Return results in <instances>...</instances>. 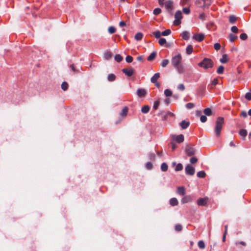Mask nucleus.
<instances>
[{"label":"nucleus","instance_id":"51","mask_svg":"<svg viewBox=\"0 0 251 251\" xmlns=\"http://www.w3.org/2000/svg\"><path fill=\"white\" fill-rule=\"evenodd\" d=\"M214 48L215 50L217 51L220 49L221 45L218 43H215L214 45Z\"/></svg>","mask_w":251,"mask_h":251},{"label":"nucleus","instance_id":"22","mask_svg":"<svg viewBox=\"0 0 251 251\" xmlns=\"http://www.w3.org/2000/svg\"><path fill=\"white\" fill-rule=\"evenodd\" d=\"M228 57L227 54H224L222 56V58L220 59V61L222 63H226L228 61Z\"/></svg>","mask_w":251,"mask_h":251},{"label":"nucleus","instance_id":"8","mask_svg":"<svg viewBox=\"0 0 251 251\" xmlns=\"http://www.w3.org/2000/svg\"><path fill=\"white\" fill-rule=\"evenodd\" d=\"M185 152L187 155L190 156L193 155L195 153V149L188 145L186 147Z\"/></svg>","mask_w":251,"mask_h":251},{"label":"nucleus","instance_id":"38","mask_svg":"<svg viewBox=\"0 0 251 251\" xmlns=\"http://www.w3.org/2000/svg\"><path fill=\"white\" fill-rule=\"evenodd\" d=\"M224 67L221 65L218 67V68L217 70V73L218 74H222L224 73Z\"/></svg>","mask_w":251,"mask_h":251},{"label":"nucleus","instance_id":"60","mask_svg":"<svg viewBox=\"0 0 251 251\" xmlns=\"http://www.w3.org/2000/svg\"><path fill=\"white\" fill-rule=\"evenodd\" d=\"M70 67L71 68L72 71H73L75 73H78V72H79L78 70H77L75 69V68L74 67V66L73 64L70 65Z\"/></svg>","mask_w":251,"mask_h":251},{"label":"nucleus","instance_id":"62","mask_svg":"<svg viewBox=\"0 0 251 251\" xmlns=\"http://www.w3.org/2000/svg\"><path fill=\"white\" fill-rule=\"evenodd\" d=\"M155 155L154 153H151L149 155V158L151 160H153L155 159Z\"/></svg>","mask_w":251,"mask_h":251},{"label":"nucleus","instance_id":"5","mask_svg":"<svg viewBox=\"0 0 251 251\" xmlns=\"http://www.w3.org/2000/svg\"><path fill=\"white\" fill-rule=\"evenodd\" d=\"M185 171L186 174L189 176H193L195 172V168L189 164L186 166Z\"/></svg>","mask_w":251,"mask_h":251},{"label":"nucleus","instance_id":"42","mask_svg":"<svg viewBox=\"0 0 251 251\" xmlns=\"http://www.w3.org/2000/svg\"><path fill=\"white\" fill-rule=\"evenodd\" d=\"M169 63V60L168 59H164L161 63V66L162 67H165Z\"/></svg>","mask_w":251,"mask_h":251},{"label":"nucleus","instance_id":"17","mask_svg":"<svg viewBox=\"0 0 251 251\" xmlns=\"http://www.w3.org/2000/svg\"><path fill=\"white\" fill-rule=\"evenodd\" d=\"M181 36L184 40H188L189 39V33L186 31H183L181 33Z\"/></svg>","mask_w":251,"mask_h":251},{"label":"nucleus","instance_id":"24","mask_svg":"<svg viewBox=\"0 0 251 251\" xmlns=\"http://www.w3.org/2000/svg\"><path fill=\"white\" fill-rule=\"evenodd\" d=\"M143 35L141 32L137 33L134 36V38L137 41L141 40L143 38Z\"/></svg>","mask_w":251,"mask_h":251},{"label":"nucleus","instance_id":"12","mask_svg":"<svg viewBox=\"0 0 251 251\" xmlns=\"http://www.w3.org/2000/svg\"><path fill=\"white\" fill-rule=\"evenodd\" d=\"M207 199L200 198L197 201V204L199 206H205L207 204Z\"/></svg>","mask_w":251,"mask_h":251},{"label":"nucleus","instance_id":"6","mask_svg":"<svg viewBox=\"0 0 251 251\" xmlns=\"http://www.w3.org/2000/svg\"><path fill=\"white\" fill-rule=\"evenodd\" d=\"M165 7L168 12L172 14V11L173 9V2L172 0H167L165 2Z\"/></svg>","mask_w":251,"mask_h":251},{"label":"nucleus","instance_id":"57","mask_svg":"<svg viewBox=\"0 0 251 251\" xmlns=\"http://www.w3.org/2000/svg\"><path fill=\"white\" fill-rule=\"evenodd\" d=\"M183 12L186 14H188L190 13V10L189 8L185 7L183 9Z\"/></svg>","mask_w":251,"mask_h":251},{"label":"nucleus","instance_id":"64","mask_svg":"<svg viewBox=\"0 0 251 251\" xmlns=\"http://www.w3.org/2000/svg\"><path fill=\"white\" fill-rule=\"evenodd\" d=\"M137 60L139 62H142L143 60V56L142 55L139 56L137 57Z\"/></svg>","mask_w":251,"mask_h":251},{"label":"nucleus","instance_id":"25","mask_svg":"<svg viewBox=\"0 0 251 251\" xmlns=\"http://www.w3.org/2000/svg\"><path fill=\"white\" fill-rule=\"evenodd\" d=\"M158 115L161 116L162 120H166L168 118V114L163 111L160 112Z\"/></svg>","mask_w":251,"mask_h":251},{"label":"nucleus","instance_id":"40","mask_svg":"<svg viewBox=\"0 0 251 251\" xmlns=\"http://www.w3.org/2000/svg\"><path fill=\"white\" fill-rule=\"evenodd\" d=\"M171 33V31L170 29H166L164 31L161 32V34L162 36H168L170 35Z\"/></svg>","mask_w":251,"mask_h":251},{"label":"nucleus","instance_id":"10","mask_svg":"<svg viewBox=\"0 0 251 251\" xmlns=\"http://www.w3.org/2000/svg\"><path fill=\"white\" fill-rule=\"evenodd\" d=\"M173 138L174 140L178 143H181L184 141V136L182 134H180L177 136L174 135L173 136Z\"/></svg>","mask_w":251,"mask_h":251},{"label":"nucleus","instance_id":"29","mask_svg":"<svg viewBox=\"0 0 251 251\" xmlns=\"http://www.w3.org/2000/svg\"><path fill=\"white\" fill-rule=\"evenodd\" d=\"M112 56V53L110 51H107L104 54V57L106 60H109Z\"/></svg>","mask_w":251,"mask_h":251},{"label":"nucleus","instance_id":"49","mask_svg":"<svg viewBox=\"0 0 251 251\" xmlns=\"http://www.w3.org/2000/svg\"><path fill=\"white\" fill-rule=\"evenodd\" d=\"M126 60L127 63H131L133 61V57L131 56L127 55L126 58Z\"/></svg>","mask_w":251,"mask_h":251},{"label":"nucleus","instance_id":"59","mask_svg":"<svg viewBox=\"0 0 251 251\" xmlns=\"http://www.w3.org/2000/svg\"><path fill=\"white\" fill-rule=\"evenodd\" d=\"M218 80L217 78H214L212 81L211 82V85L213 86H215L218 84Z\"/></svg>","mask_w":251,"mask_h":251},{"label":"nucleus","instance_id":"7","mask_svg":"<svg viewBox=\"0 0 251 251\" xmlns=\"http://www.w3.org/2000/svg\"><path fill=\"white\" fill-rule=\"evenodd\" d=\"M122 72L127 76H131L134 74V70L132 68L130 67L123 69Z\"/></svg>","mask_w":251,"mask_h":251},{"label":"nucleus","instance_id":"43","mask_svg":"<svg viewBox=\"0 0 251 251\" xmlns=\"http://www.w3.org/2000/svg\"><path fill=\"white\" fill-rule=\"evenodd\" d=\"M161 12V9L159 8H156L153 10V13L155 15H157Z\"/></svg>","mask_w":251,"mask_h":251},{"label":"nucleus","instance_id":"20","mask_svg":"<svg viewBox=\"0 0 251 251\" xmlns=\"http://www.w3.org/2000/svg\"><path fill=\"white\" fill-rule=\"evenodd\" d=\"M170 203L172 206H174L177 205L178 203V202L176 198H173L170 200Z\"/></svg>","mask_w":251,"mask_h":251},{"label":"nucleus","instance_id":"61","mask_svg":"<svg viewBox=\"0 0 251 251\" xmlns=\"http://www.w3.org/2000/svg\"><path fill=\"white\" fill-rule=\"evenodd\" d=\"M240 116L244 118H246L247 117V113L245 111H242L241 112Z\"/></svg>","mask_w":251,"mask_h":251},{"label":"nucleus","instance_id":"4","mask_svg":"<svg viewBox=\"0 0 251 251\" xmlns=\"http://www.w3.org/2000/svg\"><path fill=\"white\" fill-rule=\"evenodd\" d=\"M175 17L176 20L174 22V24L175 25H178L181 24V19L182 18V13L180 11H177L176 12Z\"/></svg>","mask_w":251,"mask_h":251},{"label":"nucleus","instance_id":"63","mask_svg":"<svg viewBox=\"0 0 251 251\" xmlns=\"http://www.w3.org/2000/svg\"><path fill=\"white\" fill-rule=\"evenodd\" d=\"M201 2H203L204 5L206 2V0H197L196 1V3L198 5H200V4H201Z\"/></svg>","mask_w":251,"mask_h":251},{"label":"nucleus","instance_id":"27","mask_svg":"<svg viewBox=\"0 0 251 251\" xmlns=\"http://www.w3.org/2000/svg\"><path fill=\"white\" fill-rule=\"evenodd\" d=\"M193 50V46L191 45H189L186 48V53L188 54H190L191 53H192Z\"/></svg>","mask_w":251,"mask_h":251},{"label":"nucleus","instance_id":"21","mask_svg":"<svg viewBox=\"0 0 251 251\" xmlns=\"http://www.w3.org/2000/svg\"><path fill=\"white\" fill-rule=\"evenodd\" d=\"M156 56V53L155 52H152L148 57L147 59L149 61H151L153 60Z\"/></svg>","mask_w":251,"mask_h":251},{"label":"nucleus","instance_id":"52","mask_svg":"<svg viewBox=\"0 0 251 251\" xmlns=\"http://www.w3.org/2000/svg\"><path fill=\"white\" fill-rule=\"evenodd\" d=\"M197 161H198V159L196 157H192L190 159V162L192 164H195V163H197Z\"/></svg>","mask_w":251,"mask_h":251},{"label":"nucleus","instance_id":"50","mask_svg":"<svg viewBox=\"0 0 251 251\" xmlns=\"http://www.w3.org/2000/svg\"><path fill=\"white\" fill-rule=\"evenodd\" d=\"M240 38L242 40H245L247 39L248 36H247V34H246V33H242L240 35Z\"/></svg>","mask_w":251,"mask_h":251},{"label":"nucleus","instance_id":"2","mask_svg":"<svg viewBox=\"0 0 251 251\" xmlns=\"http://www.w3.org/2000/svg\"><path fill=\"white\" fill-rule=\"evenodd\" d=\"M224 124V118L219 117L216 121V125L214 129L215 133L217 137H220L223 126Z\"/></svg>","mask_w":251,"mask_h":251},{"label":"nucleus","instance_id":"14","mask_svg":"<svg viewBox=\"0 0 251 251\" xmlns=\"http://www.w3.org/2000/svg\"><path fill=\"white\" fill-rule=\"evenodd\" d=\"M192 201V197L191 196H186L181 200V202L183 203H187Z\"/></svg>","mask_w":251,"mask_h":251},{"label":"nucleus","instance_id":"26","mask_svg":"<svg viewBox=\"0 0 251 251\" xmlns=\"http://www.w3.org/2000/svg\"><path fill=\"white\" fill-rule=\"evenodd\" d=\"M128 112V108L127 107H125L122 110L121 113H120V115L122 117H126L127 115Z\"/></svg>","mask_w":251,"mask_h":251},{"label":"nucleus","instance_id":"30","mask_svg":"<svg viewBox=\"0 0 251 251\" xmlns=\"http://www.w3.org/2000/svg\"><path fill=\"white\" fill-rule=\"evenodd\" d=\"M107 79L109 81H113L116 79V75L113 74H110L108 75Z\"/></svg>","mask_w":251,"mask_h":251},{"label":"nucleus","instance_id":"23","mask_svg":"<svg viewBox=\"0 0 251 251\" xmlns=\"http://www.w3.org/2000/svg\"><path fill=\"white\" fill-rule=\"evenodd\" d=\"M238 38L237 36L234 35L232 33H230L229 35V41L231 42H234Z\"/></svg>","mask_w":251,"mask_h":251},{"label":"nucleus","instance_id":"58","mask_svg":"<svg viewBox=\"0 0 251 251\" xmlns=\"http://www.w3.org/2000/svg\"><path fill=\"white\" fill-rule=\"evenodd\" d=\"M245 98L249 100H251V93L248 92L246 94Z\"/></svg>","mask_w":251,"mask_h":251},{"label":"nucleus","instance_id":"35","mask_svg":"<svg viewBox=\"0 0 251 251\" xmlns=\"http://www.w3.org/2000/svg\"><path fill=\"white\" fill-rule=\"evenodd\" d=\"M168 165L166 163H163L161 166V169L163 172H166L168 170Z\"/></svg>","mask_w":251,"mask_h":251},{"label":"nucleus","instance_id":"19","mask_svg":"<svg viewBox=\"0 0 251 251\" xmlns=\"http://www.w3.org/2000/svg\"><path fill=\"white\" fill-rule=\"evenodd\" d=\"M177 192L180 195H184L185 193V188L184 187H179L177 188Z\"/></svg>","mask_w":251,"mask_h":251},{"label":"nucleus","instance_id":"18","mask_svg":"<svg viewBox=\"0 0 251 251\" xmlns=\"http://www.w3.org/2000/svg\"><path fill=\"white\" fill-rule=\"evenodd\" d=\"M247 131L246 129H242L239 131V134L242 137L243 140H245L247 135Z\"/></svg>","mask_w":251,"mask_h":251},{"label":"nucleus","instance_id":"16","mask_svg":"<svg viewBox=\"0 0 251 251\" xmlns=\"http://www.w3.org/2000/svg\"><path fill=\"white\" fill-rule=\"evenodd\" d=\"M237 19V18L233 15H231L229 16V22L232 24H235L236 22Z\"/></svg>","mask_w":251,"mask_h":251},{"label":"nucleus","instance_id":"46","mask_svg":"<svg viewBox=\"0 0 251 251\" xmlns=\"http://www.w3.org/2000/svg\"><path fill=\"white\" fill-rule=\"evenodd\" d=\"M108 30L110 34H113L116 31V29L113 26H110L109 27Z\"/></svg>","mask_w":251,"mask_h":251},{"label":"nucleus","instance_id":"34","mask_svg":"<svg viewBox=\"0 0 251 251\" xmlns=\"http://www.w3.org/2000/svg\"><path fill=\"white\" fill-rule=\"evenodd\" d=\"M206 174L203 171H201L197 173V176L200 178H204Z\"/></svg>","mask_w":251,"mask_h":251},{"label":"nucleus","instance_id":"48","mask_svg":"<svg viewBox=\"0 0 251 251\" xmlns=\"http://www.w3.org/2000/svg\"><path fill=\"white\" fill-rule=\"evenodd\" d=\"M231 30L232 32L237 33L238 32L239 29L236 26H233L231 28Z\"/></svg>","mask_w":251,"mask_h":251},{"label":"nucleus","instance_id":"36","mask_svg":"<svg viewBox=\"0 0 251 251\" xmlns=\"http://www.w3.org/2000/svg\"><path fill=\"white\" fill-rule=\"evenodd\" d=\"M153 35L156 38H159L162 35L161 32L159 30H156L152 33Z\"/></svg>","mask_w":251,"mask_h":251},{"label":"nucleus","instance_id":"56","mask_svg":"<svg viewBox=\"0 0 251 251\" xmlns=\"http://www.w3.org/2000/svg\"><path fill=\"white\" fill-rule=\"evenodd\" d=\"M146 168L148 169V170H151L152 169V164H151V163L149 162L148 163H147L146 164Z\"/></svg>","mask_w":251,"mask_h":251},{"label":"nucleus","instance_id":"28","mask_svg":"<svg viewBox=\"0 0 251 251\" xmlns=\"http://www.w3.org/2000/svg\"><path fill=\"white\" fill-rule=\"evenodd\" d=\"M150 109V107H149V106L145 105L142 108L141 111L143 113H147L149 112Z\"/></svg>","mask_w":251,"mask_h":251},{"label":"nucleus","instance_id":"45","mask_svg":"<svg viewBox=\"0 0 251 251\" xmlns=\"http://www.w3.org/2000/svg\"><path fill=\"white\" fill-rule=\"evenodd\" d=\"M159 103L160 101L159 100L155 101L153 104V108L155 110L157 109L158 107Z\"/></svg>","mask_w":251,"mask_h":251},{"label":"nucleus","instance_id":"55","mask_svg":"<svg viewBox=\"0 0 251 251\" xmlns=\"http://www.w3.org/2000/svg\"><path fill=\"white\" fill-rule=\"evenodd\" d=\"M200 120L202 123H205L207 120V117L204 115L201 116Z\"/></svg>","mask_w":251,"mask_h":251},{"label":"nucleus","instance_id":"47","mask_svg":"<svg viewBox=\"0 0 251 251\" xmlns=\"http://www.w3.org/2000/svg\"><path fill=\"white\" fill-rule=\"evenodd\" d=\"M182 229V227L181 225L177 224L175 226V230L176 231H180Z\"/></svg>","mask_w":251,"mask_h":251},{"label":"nucleus","instance_id":"15","mask_svg":"<svg viewBox=\"0 0 251 251\" xmlns=\"http://www.w3.org/2000/svg\"><path fill=\"white\" fill-rule=\"evenodd\" d=\"M159 77L160 74L159 73L155 74L151 79V82L152 83H156Z\"/></svg>","mask_w":251,"mask_h":251},{"label":"nucleus","instance_id":"31","mask_svg":"<svg viewBox=\"0 0 251 251\" xmlns=\"http://www.w3.org/2000/svg\"><path fill=\"white\" fill-rule=\"evenodd\" d=\"M114 59L117 62H120L123 60V58L120 54H118L115 55Z\"/></svg>","mask_w":251,"mask_h":251},{"label":"nucleus","instance_id":"37","mask_svg":"<svg viewBox=\"0 0 251 251\" xmlns=\"http://www.w3.org/2000/svg\"><path fill=\"white\" fill-rule=\"evenodd\" d=\"M198 245L199 248H200L201 249H203L205 248V244L204 242L202 240L199 241Z\"/></svg>","mask_w":251,"mask_h":251},{"label":"nucleus","instance_id":"41","mask_svg":"<svg viewBox=\"0 0 251 251\" xmlns=\"http://www.w3.org/2000/svg\"><path fill=\"white\" fill-rule=\"evenodd\" d=\"M183 169V165L181 163H178L176 168H175V171H181Z\"/></svg>","mask_w":251,"mask_h":251},{"label":"nucleus","instance_id":"1","mask_svg":"<svg viewBox=\"0 0 251 251\" xmlns=\"http://www.w3.org/2000/svg\"><path fill=\"white\" fill-rule=\"evenodd\" d=\"M182 57L180 54L175 55L172 59V63L174 67L176 69L179 73L182 72V68L180 65Z\"/></svg>","mask_w":251,"mask_h":251},{"label":"nucleus","instance_id":"9","mask_svg":"<svg viewBox=\"0 0 251 251\" xmlns=\"http://www.w3.org/2000/svg\"><path fill=\"white\" fill-rule=\"evenodd\" d=\"M193 39L198 42H201L204 38V35L202 33L196 34L193 36Z\"/></svg>","mask_w":251,"mask_h":251},{"label":"nucleus","instance_id":"13","mask_svg":"<svg viewBox=\"0 0 251 251\" xmlns=\"http://www.w3.org/2000/svg\"><path fill=\"white\" fill-rule=\"evenodd\" d=\"M179 125L182 129H184L189 126L190 123L189 122H186L185 120H183L179 123Z\"/></svg>","mask_w":251,"mask_h":251},{"label":"nucleus","instance_id":"53","mask_svg":"<svg viewBox=\"0 0 251 251\" xmlns=\"http://www.w3.org/2000/svg\"><path fill=\"white\" fill-rule=\"evenodd\" d=\"M177 89L181 91H184L185 90V86L183 84H179L177 86Z\"/></svg>","mask_w":251,"mask_h":251},{"label":"nucleus","instance_id":"33","mask_svg":"<svg viewBox=\"0 0 251 251\" xmlns=\"http://www.w3.org/2000/svg\"><path fill=\"white\" fill-rule=\"evenodd\" d=\"M68 88V84L67 82L64 81L61 84V89L64 91H66Z\"/></svg>","mask_w":251,"mask_h":251},{"label":"nucleus","instance_id":"32","mask_svg":"<svg viewBox=\"0 0 251 251\" xmlns=\"http://www.w3.org/2000/svg\"><path fill=\"white\" fill-rule=\"evenodd\" d=\"M203 113L207 116H210L212 114V110L210 108H206L204 110Z\"/></svg>","mask_w":251,"mask_h":251},{"label":"nucleus","instance_id":"39","mask_svg":"<svg viewBox=\"0 0 251 251\" xmlns=\"http://www.w3.org/2000/svg\"><path fill=\"white\" fill-rule=\"evenodd\" d=\"M164 94L166 97H170L172 95V92L169 89H166L164 91Z\"/></svg>","mask_w":251,"mask_h":251},{"label":"nucleus","instance_id":"3","mask_svg":"<svg viewBox=\"0 0 251 251\" xmlns=\"http://www.w3.org/2000/svg\"><path fill=\"white\" fill-rule=\"evenodd\" d=\"M198 65L205 69H207L212 68L214 66V63L211 59L204 58L201 62L198 64Z\"/></svg>","mask_w":251,"mask_h":251},{"label":"nucleus","instance_id":"54","mask_svg":"<svg viewBox=\"0 0 251 251\" xmlns=\"http://www.w3.org/2000/svg\"><path fill=\"white\" fill-rule=\"evenodd\" d=\"M186 107L188 109H191L194 107V105L193 103L189 102L186 104Z\"/></svg>","mask_w":251,"mask_h":251},{"label":"nucleus","instance_id":"44","mask_svg":"<svg viewBox=\"0 0 251 251\" xmlns=\"http://www.w3.org/2000/svg\"><path fill=\"white\" fill-rule=\"evenodd\" d=\"M158 43L160 46H163L166 43V40L165 38H162L159 40Z\"/></svg>","mask_w":251,"mask_h":251},{"label":"nucleus","instance_id":"11","mask_svg":"<svg viewBox=\"0 0 251 251\" xmlns=\"http://www.w3.org/2000/svg\"><path fill=\"white\" fill-rule=\"evenodd\" d=\"M137 94L139 97H145L147 94V91L143 88H139L137 91Z\"/></svg>","mask_w":251,"mask_h":251}]
</instances>
